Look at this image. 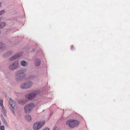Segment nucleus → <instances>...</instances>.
Returning a JSON list of instances; mask_svg holds the SVG:
<instances>
[{"label":"nucleus","mask_w":130,"mask_h":130,"mask_svg":"<svg viewBox=\"0 0 130 130\" xmlns=\"http://www.w3.org/2000/svg\"><path fill=\"white\" fill-rule=\"evenodd\" d=\"M15 79L16 81H22L25 77V71L23 69H20L15 72Z\"/></svg>","instance_id":"f257e3e1"},{"label":"nucleus","mask_w":130,"mask_h":130,"mask_svg":"<svg viewBox=\"0 0 130 130\" xmlns=\"http://www.w3.org/2000/svg\"><path fill=\"white\" fill-rule=\"evenodd\" d=\"M40 92L41 91L39 90L35 91L33 92L27 94L26 95V98L28 100H31L35 98Z\"/></svg>","instance_id":"f03ea898"},{"label":"nucleus","mask_w":130,"mask_h":130,"mask_svg":"<svg viewBox=\"0 0 130 130\" xmlns=\"http://www.w3.org/2000/svg\"><path fill=\"white\" fill-rule=\"evenodd\" d=\"M32 82L28 80L22 83L20 85V87L22 89H26L30 87L32 85Z\"/></svg>","instance_id":"7ed1b4c3"},{"label":"nucleus","mask_w":130,"mask_h":130,"mask_svg":"<svg viewBox=\"0 0 130 130\" xmlns=\"http://www.w3.org/2000/svg\"><path fill=\"white\" fill-rule=\"evenodd\" d=\"M78 121L77 120L71 119L68 120L66 122V124L71 128L77 126L78 124Z\"/></svg>","instance_id":"20e7f679"},{"label":"nucleus","mask_w":130,"mask_h":130,"mask_svg":"<svg viewBox=\"0 0 130 130\" xmlns=\"http://www.w3.org/2000/svg\"><path fill=\"white\" fill-rule=\"evenodd\" d=\"M34 106V104L31 103L28 104L24 107V111L26 113H29L32 110Z\"/></svg>","instance_id":"39448f33"},{"label":"nucleus","mask_w":130,"mask_h":130,"mask_svg":"<svg viewBox=\"0 0 130 130\" xmlns=\"http://www.w3.org/2000/svg\"><path fill=\"white\" fill-rule=\"evenodd\" d=\"M44 121L36 122L34 124L33 126V128L35 130H37L40 128L45 123Z\"/></svg>","instance_id":"423d86ee"},{"label":"nucleus","mask_w":130,"mask_h":130,"mask_svg":"<svg viewBox=\"0 0 130 130\" xmlns=\"http://www.w3.org/2000/svg\"><path fill=\"white\" fill-rule=\"evenodd\" d=\"M9 108L12 112L14 114H15V110L14 108L15 106V102L11 99L10 98L9 101Z\"/></svg>","instance_id":"0eeeda50"},{"label":"nucleus","mask_w":130,"mask_h":130,"mask_svg":"<svg viewBox=\"0 0 130 130\" xmlns=\"http://www.w3.org/2000/svg\"><path fill=\"white\" fill-rule=\"evenodd\" d=\"M19 67L18 61H16L10 64L8 68L10 70H14L18 68Z\"/></svg>","instance_id":"6e6552de"},{"label":"nucleus","mask_w":130,"mask_h":130,"mask_svg":"<svg viewBox=\"0 0 130 130\" xmlns=\"http://www.w3.org/2000/svg\"><path fill=\"white\" fill-rule=\"evenodd\" d=\"M22 55V53H20L17 54L15 55L14 56L11 58L9 60L10 61H12L15 59H16L18 58L21 57Z\"/></svg>","instance_id":"1a4fd4ad"},{"label":"nucleus","mask_w":130,"mask_h":130,"mask_svg":"<svg viewBox=\"0 0 130 130\" xmlns=\"http://www.w3.org/2000/svg\"><path fill=\"white\" fill-rule=\"evenodd\" d=\"M12 53V52L11 51H9L5 53L3 55V57L4 58H6L9 56H10Z\"/></svg>","instance_id":"9d476101"},{"label":"nucleus","mask_w":130,"mask_h":130,"mask_svg":"<svg viewBox=\"0 0 130 130\" xmlns=\"http://www.w3.org/2000/svg\"><path fill=\"white\" fill-rule=\"evenodd\" d=\"M26 100L24 99H20L18 101L19 104H24L25 103Z\"/></svg>","instance_id":"9b49d317"},{"label":"nucleus","mask_w":130,"mask_h":130,"mask_svg":"<svg viewBox=\"0 0 130 130\" xmlns=\"http://www.w3.org/2000/svg\"><path fill=\"white\" fill-rule=\"evenodd\" d=\"M40 61L39 59H36L35 62V64L36 66H38L40 65Z\"/></svg>","instance_id":"f8f14e48"},{"label":"nucleus","mask_w":130,"mask_h":130,"mask_svg":"<svg viewBox=\"0 0 130 130\" xmlns=\"http://www.w3.org/2000/svg\"><path fill=\"white\" fill-rule=\"evenodd\" d=\"M25 119L28 121H30L31 120V117L29 115H27L25 117Z\"/></svg>","instance_id":"ddd939ff"},{"label":"nucleus","mask_w":130,"mask_h":130,"mask_svg":"<svg viewBox=\"0 0 130 130\" xmlns=\"http://www.w3.org/2000/svg\"><path fill=\"white\" fill-rule=\"evenodd\" d=\"M21 64L23 66L25 67L28 65V63L26 61H23L21 62Z\"/></svg>","instance_id":"4468645a"},{"label":"nucleus","mask_w":130,"mask_h":130,"mask_svg":"<svg viewBox=\"0 0 130 130\" xmlns=\"http://www.w3.org/2000/svg\"><path fill=\"white\" fill-rule=\"evenodd\" d=\"M2 108V112L3 113V114L6 117V113H7V111L6 109L4 108V106H3Z\"/></svg>","instance_id":"2eb2a0df"},{"label":"nucleus","mask_w":130,"mask_h":130,"mask_svg":"<svg viewBox=\"0 0 130 130\" xmlns=\"http://www.w3.org/2000/svg\"><path fill=\"white\" fill-rule=\"evenodd\" d=\"M6 25V23L4 22L0 23V29L4 27Z\"/></svg>","instance_id":"dca6fc26"},{"label":"nucleus","mask_w":130,"mask_h":130,"mask_svg":"<svg viewBox=\"0 0 130 130\" xmlns=\"http://www.w3.org/2000/svg\"><path fill=\"white\" fill-rule=\"evenodd\" d=\"M5 47V44L2 42H0V50L4 48Z\"/></svg>","instance_id":"f3484780"},{"label":"nucleus","mask_w":130,"mask_h":130,"mask_svg":"<svg viewBox=\"0 0 130 130\" xmlns=\"http://www.w3.org/2000/svg\"><path fill=\"white\" fill-rule=\"evenodd\" d=\"M0 106L2 108L3 107V106H3V101L2 99L0 100Z\"/></svg>","instance_id":"a211bd4d"},{"label":"nucleus","mask_w":130,"mask_h":130,"mask_svg":"<svg viewBox=\"0 0 130 130\" xmlns=\"http://www.w3.org/2000/svg\"><path fill=\"white\" fill-rule=\"evenodd\" d=\"M35 77V76L34 75H32L30 76V79H33Z\"/></svg>","instance_id":"6ab92c4d"},{"label":"nucleus","mask_w":130,"mask_h":130,"mask_svg":"<svg viewBox=\"0 0 130 130\" xmlns=\"http://www.w3.org/2000/svg\"><path fill=\"white\" fill-rule=\"evenodd\" d=\"M5 12V11L4 10H2L0 11V15L4 13Z\"/></svg>","instance_id":"aec40b11"},{"label":"nucleus","mask_w":130,"mask_h":130,"mask_svg":"<svg viewBox=\"0 0 130 130\" xmlns=\"http://www.w3.org/2000/svg\"><path fill=\"white\" fill-rule=\"evenodd\" d=\"M0 130H5V128L4 126H0Z\"/></svg>","instance_id":"412c9836"},{"label":"nucleus","mask_w":130,"mask_h":130,"mask_svg":"<svg viewBox=\"0 0 130 130\" xmlns=\"http://www.w3.org/2000/svg\"><path fill=\"white\" fill-rule=\"evenodd\" d=\"M2 120L4 123H6V120L5 118L2 119Z\"/></svg>","instance_id":"4be33fe9"},{"label":"nucleus","mask_w":130,"mask_h":130,"mask_svg":"<svg viewBox=\"0 0 130 130\" xmlns=\"http://www.w3.org/2000/svg\"><path fill=\"white\" fill-rule=\"evenodd\" d=\"M39 105H42V104H43V103L42 102V101H39Z\"/></svg>","instance_id":"5701e85b"},{"label":"nucleus","mask_w":130,"mask_h":130,"mask_svg":"<svg viewBox=\"0 0 130 130\" xmlns=\"http://www.w3.org/2000/svg\"><path fill=\"white\" fill-rule=\"evenodd\" d=\"M42 130H50L49 128L47 127H45Z\"/></svg>","instance_id":"b1692460"},{"label":"nucleus","mask_w":130,"mask_h":130,"mask_svg":"<svg viewBox=\"0 0 130 130\" xmlns=\"http://www.w3.org/2000/svg\"><path fill=\"white\" fill-rule=\"evenodd\" d=\"M1 117L2 119L5 118L4 117V116L2 114L1 115Z\"/></svg>","instance_id":"393cba45"},{"label":"nucleus","mask_w":130,"mask_h":130,"mask_svg":"<svg viewBox=\"0 0 130 130\" xmlns=\"http://www.w3.org/2000/svg\"><path fill=\"white\" fill-rule=\"evenodd\" d=\"M4 125H5V126H6L7 127L8 126V124L7 122H6V123H4Z\"/></svg>","instance_id":"a878e982"},{"label":"nucleus","mask_w":130,"mask_h":130,"mask_svg":"<svg viewBox=\"0 0 130 130\" xmlns=\"http://www.w3.org/2000/svg\"><path fill=\"white\" fill-rule=\"evenodd\" d=\"M73 47V45L72 46H71V49H72V48Z\"/></svg>","instance_id":"bb28decb"},{"label":"nucleus","mask_w":130,"mask_h":130,"mask_svg":"<svg viewBox=\"0 0 130 130\" xmlns=\"http://www.w3.org/2000/svg\"><path fill=\"white\" fill-rule=\"evenodd\" d=\"M1 6V2H0V7Z\"/></svg>","instance_id":"cd10ccee"},{"label":"nucleus","mask_w":130,"mask_h":130,"mask_svg":"<svg viewBox=\"0 0 130 130\" xmlns=\"http://www.w3.org/2000/svg\"><path fill=\"white\" fill-rule=\"evenodd\" d=\"M1 17H0V21H1Z\"/></svg>","instance_id":"c85d7f7f"},{"label":"nucleus","mask_w":130,"mask_h":130,"mask_svg":"<svg viewBox=\"0 0 130 130\" xmlns=\"http://www.w3.org/2000/svg\"><path fill=\"white\" fill-rule=\"evenodd\" d=\"M17 126H16L15 128L16 129L17 128Z\"/></svg>","instance_id":"c756f323"},{"label":"nucleus","mask_w":130,"mask_h":130,"mask_svg":"<svg viewBox=\"0 0 130 130\" xmlns=\"http://www.w3.org/2000/svg\"><path fill=\"white\" fill-rule=\"evenodd\" d=\"M54 130H56V129H54Z\"/></svg>","instance_id":"7c9ffc66"},{"label":"nucleus","mask_w":130,"mask_h":130,"mask_svg":"<svg viewBox=\"0 0 130 130\" xmlns=\"http://www.w3.org/2000/svg\"><path fill=\"white\" fill-rule=\"evenodd\" d=\"M1 33V31H0V34Z\"/></svg>","instance_id":"2f4dec72"}]
</instances>
